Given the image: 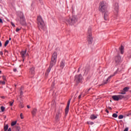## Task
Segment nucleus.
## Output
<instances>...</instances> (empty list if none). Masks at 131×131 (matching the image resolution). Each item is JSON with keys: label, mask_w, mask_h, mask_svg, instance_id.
Masks as SVG:
<instances>
[{"label": "nucleus", "mask_w": 131, "mask_h": 131, "mask_svg": "<svg viewBox=\"0 0 131 131\" xmlns=\"http://www.w3.org/2000/svg\"><path fill=\"white\" fill-rule=\"evenodd\" d=\"M2 78H3L4 81H6V76H3Z\"/></svg>", "instance_id": "c9c22d12"}, {"label": "nucleus", "mask_w": 131, "mask_h": 131, "mask_svg": "<svg viewBox=\"0 0 131 131\" xmlns=\"http://www.w3.org/2000/svg\"><path fill=\"white\" fill-rule=\"evenodd\" d=\"M128 90H129V87H125L123 89V91H124V92H128Z\"/></svg>", "instance_id": "4be33fe9"}, {"label": "nucleus", "mask_w": 131, "mask_h": 131, "mask_svg": "<svg viewBox=\"0 0 131 131\" xmlns=\"http://www.w3.org/2000/svg\"><path fill=\"white\" fill-rule=\"evenodd\" d=\"M115 61L117 65L119 64V63L121 62V57H120V56H116L115 58Z\"/></svg>", "instance_id": "9b49d317"}, {"label": "nucleus", "mask_w": 131, "mask_h": 131, "mask_svg": "<svg viewBox=\"0 0 131 131\" xmlns=\"http://www.w3.org/2000/svg\"><path fill=\"white\" fill-rule=\"evenodd\" d=\"M27 52V50H25V51H22L20 52V55L21 58H23V62H24V60H25V58L27 56V55H28V53H26Z\"/></svg>", "instance_id": "6e6552de"}, {"label": "nucleus", "mask_w": 131, "mask_h": 131, "mask_svg": "<svg viewBox=\"0 0 131 131\" xmlns=\"http://www.w3.org/2000/svg\"><path fill=\"white\" fill-rule=\"evenodd\" d=\"M92 34H89L87 37L89 45H92L93 43V37Z\"/></svg>", "instance_id": "9d476101"}, {"label": "nucleus", "mask_w": 131, "mask_h": 131, "mask_svg": "<svg viewBox=\"0 0 131 131\" xmlns=\"http://www.w3.org/2000/svg\"><path fill=\"white\" fill-rule=\"evenodd\" d=\"M37 112V108H33V110L31 112L32 116H35V115H36Z\"/></svg>", "instance_id": "ddd939ff"}, {"label": "nucleus", "mask_w": 131, "mask_h": 131, "mask_svg": "<svg viewBox=\"0 0 131 131\" xmlns=\"http://www.w3.org/2000/svg\"><path fill=\"white\" fill-rule=\"evenodd\" d=\"M118 118H119V119H122L123 118V115H119V116H118Z\"/></svg>", "instance_id": "7c9ffc66"}, {"label": "nucleus", "mask_w": 131, "mask_h": 131, "mask_svg": "<svg viewBox=\"0 0 131 131\" xmlns=\"http://www.w3.org/2000/svg\"><path fill=\"white\" fill-rule=\"evenodd\" d=\"M128 57H129V58H131V55H130V56H129Z\"/></svg>", "instance_id": "6e6d98bb"}, {"label": "nucleus", "mask_w": 131, "mask_h": 131, "mask_svg": "<svg viewBox=\"0 0 131 131\" xmlns=\"http://www.w3.org/2000/svg\"><path fill=\"white\" fill-rule=\"evenodd\" d=\"M62 108H59L56 113V116H55V119L56 120H59L60 118H61V116H62Z\"/></svg>", "instance_id": "423d86ee"}, {"label": "nucleus", "mask_w": 131, "mask_h": 131, "mask_svg": "<svg viewBox=\"0 0 131 131\" xmlns=\"http://www.w3.org/2000/svg\"><path fill=\"white\" fill-rule=\"evenodd\" d=\"M20 29H19V28H16V32H19V31H20Z\"/></svg>", "instance_id": "4c0bfd02"}, {"label": "nucleus", "mask_w": 131, "mask_h": 131, "mask_svg": "<svg viewBox=\"0 0 131 131\" xmlns=\"http://www.w3.org/2000/svg\"><path fill=\"white\" fill-rule=\"evenodd\" d=\"M120 94H121V95H125L126 93L123 90V91Z\"/></svg>", "instance_id": "e433bc0d"}, {"label": "nucleus", "mask_w": 131, "mask_h": 131, "mask_svg": "<svg viewBox=\"0 0 131 131\" xmlns=\"http://www.w3.org/2000/svg\"><path fill=\"white\" fill-rule=\"evenodd\" d=\"M1 54H2V55H3V52H2V53H1Z\"/></svg>", "instance_id": "4d7b16f0"}, {"label": "nucleus", "mask_w": 131, "mask_h": 131, "mask_svg": "<svg viewBox=\"0 0 131 131\" xmlns=\"http://www.w3.org/2000/svg\"><path fill=\"white\" fill-rule=\"evenodd\" d=\"M108 13H107L106 12L104 13V20H105V21H107V20H108Z\"/></svg>", "instance_id": "aec40b11"}, {"label": "nucleus", "mask_w": 131, "mask_h": 131, "mask_svg": "<svg viewBox=\"0 0 131 131\" xmlns=\"http://www.w3.org/2000/svg\"><path fill=\"white\" fill-rule=\"evenodd\" d=\"M98 118V116L95 115L94 114H92L90 116V119L91 120H95V119H97Z\"/></svg>", "instance_id": "4468645a"}, {"label": "nucleus", "mask_w": 131, "mask_h": 131, "mask_svg": "<svg viewBox=\"0 0 131 131\" xmlns=\"http://www.w3.org/2000/svg\"><path fill=\"white\" fill-rule=\"evenodd\" d=\"M108 8V4L106 2H101L99 4V6L98 10L99 12L101 13H105L107 11V8Z\"/></svg>", "instance_id": "f03ea898"}, {"label": "nucleus", "mask_w": 131, "mask_h": 131, "mask_svg": "<svg viewBox=\"0 0 131 131\" xmlns=\"http://www.w3.org/2000/svg\"><path fill=\"white\" fill-rule=\"evenodd\" d=\"M13 104H14V100H13L12 101L9 102L10 106H12L13 105Z\"/></svg>", "instance_id": "473e14b6"}, {"label": "nucleus", "mask_w": 131, "mask_h": 131, "mask_svg": "<svg viewBox=\"0 0 131 131\" xmlns=\"http://www.w3.org/2000/svg\"><path fill=\"white\" fill-rule=\"evenodd\" d=\"M16 129L17 130V131H19L20 129H21V128H20V126H16Z\"/></svg>", "instance_id": "2f4dec72"}, {"label": "nucleus", "mask_w": 131, "mask_h": 131, "mask_svg": "<svg viewBox=\"0 0 131 131\" xmlns=\"http://www.w3.org/2000/svg\"><path fill=\"white\" fill-rule=\"evenodd\" d=\"M1 54H2V55H3V52H2V53H1Z\"/></svg>", "instance_id": "13d9d810"}, {"label": "nucleus", "mask_w": 131, "mask_h": 131, "mask_svg": "<svg viewBox=\"0 0 131 131\" xmlns=\"http://www.w3.org/2000/svg\"><path fill=\"white\" fill-rule=\"evenodd\" d=\"M0 23H3V19L0 18Z\"/></svg>", "instance_id": "79ce46f5"}, {"label": "nucleus", "mask_w": 131, "mask_h": 131, "mask_svg": "<svg viewBox=\"0 0 131 131\" xmlns=\"http://www.w3.org/2000/svg\"><path fill=\"white\" fill-rule=\"evenodd\" d=\"M81 96H82V94H81L78 96V99H81Z\"/></svg>", "instance_id": "ea45409f"}, {"label": "nucleus", "mask_w": 131, "mask_h": 131, "mask_svg": "<svg viewBox=\"0 0 131 131\" xmlns=\"http://www.w3.org/2000/svg\"><path fill=\"white\" fill-rule=\"evenodd\" d=\"M9 39V40H11L12 38L11 37H10Z\"/></svg>", "instance_id": "864d4df0"}, {"label": "nucleus", "mask_w": 131, "mask_h": 131, "mask_svg": "<svg viewBox=\"0 0 131 131\" xmlns=\"http://www.w3.org/2000/svg\"><path fill=\"white\" fill-rule=\"evenodd\" d=\"M38 25L39 29H43L45 27V21L42 19L41 16H39L37 17Z\"/></svg>", "instance_id": "7ed1b4c3"}, {"label": "nucleus", "mask_w": 131, "mask_h": 131, "mask_svg": "<svg viewBox=\"0 0 131 131\" xmlns=\"http://www.w3.org/2000/svg\"><path fill=\"white\" fill-rule=\"evenodd\" d=\"M16 123H17V121H13L11 123V126H14V125H16Z\"/></svg>", "instance_id": "b1692460"}, {"label": "nucleus", "mask_w": 131, "mask_h": 131, "mask_svg": "<svg viewBox=\"0 0 131 131\" xmlns=\"http://www.w3.org/2000/svg\"><path fill=\"white\" fill-rule=\"evenodd\" d=\"M56 62H57V52H55L52 54L51 61L50 62V65L49 66V67L48 69L46 74H49V73L51 72V70H52L53 66H54V65H55Z\"/></svg>", "instance_id": "f257e3e1"}, {"label": "nucleus", "mask_w": 131, "mask_h": 131, "mask_svg": "<svg viewBox=\"0 0 131 131\" xmlns=\"http://www.w3.org/2000/svg\"><path fill=\"white\" fill-rule=\"evenodd\" d=\"M124 131H128V128H126Z\"/></svg>", "instance_id": "37998d69"}, {"label": "nucleus", "mask_w": 131, "mask_h": 131, "mask_svg": "<svg viewBox=\"0 0 131 131\" xmlns=\"http://www.w3.org/2000/svg\"><path fill=\"white\" fill-rule=\"evenodd\" d=\"M13 71H14V72H16L17 71V69H13Z\"/></svg>", "instance_id": "c03bdc74"}, {"label": "nucleus", "mask_w": 131, "mask_h": 131, "mask_svg": "<svg viewBox=\"0 0 131 131\" xmlns=\"http://www.w3.org/2000/svg\"><path fill=\"white\" fill-rule=\"evenodd\" d=\"M19 107V108H24V104H23V103L20 102Z\"/></svg>", "instance_id": "a878e982"}, {"label": "nucleus", "mask_w": 131, "mask_h": 131, "mask_svg": "<svg viewBox=\"0 0 131 131\" xmlns=\"http://www.w3.org/2000/svg\"><path fill=\"white\" fill-rule=\"evenodd\" d=\"M65 67V61L64 60H62L61 61L60 67L62 69L64 68Z\"/></svg>", "instance_id": "2eb2a0df"}, {"label": "nucleus", "mask_w": 131, "mask_h": 131, "mask_svg": "<svg viewBox=\"0 0 131 131\" xmlns=\"http://www.w3.org/2000/svg\"><path fill=\"white\" fill-rule=\"evenodd\" d=\"M0 84H2L3 85H5L6 84V81H0Z\"/></svg>", "instance_id": "393cba45"}, {"label": "nucleus", "mask_w": 131, "mask_h": 131, "mask_svg": "<svg viewBox=\"0 0 131 131\" xmlns=\"http://www.w3.org/2000/svg\"><path fill=\"white\" fill-rule=\"evenodd\" d=\"M80 70V68H79L78 70V72H79Z\"/></svg>", "instance_id": "3c124183"}, {"label": "nucleus", "mask_w": 131, "mask_h": 131, "mask_svg": "<svg viewBox=\"0 0 131 131\" xmlns=\"http://www.w3.org/2000/svg\"><path fill=\"white\" fill-rule=\"evenodd\" d=\"M1 98L2 99H5V96H2Z\"/></svg>", "instance_id": "8fccbe9b"}, {"label": "nucleus", "mask_w": 131, "mask_h": 131, "mask_svg": "<svg viewBox=\"0 0 131 131\" xmlns=\"http://www.w3.org/2000/svg\"><path fill=\"white\" fill-rule=\"evenodd\" d=\"M113 117H114V118H117L118 115L117 114H113L112 115Z\"/></svg>", "instance_id": "cd10ccee"}, {"label": "nucleus", "mask_w": 131, "mask_h": 131, "mask_svg": "<svg viewBox=\"0 0 131 131\" xmlns=\"http://www.w3.org/2000/svg\"><path fill=\"white\" fill-rule=\"evenodd\" d=\"M112 99H113V100L114 101H119V98L118 97V95H114L112 96Z\"/></svg>", "instance_id": "f3484780"}, {"label": "nucleus", "mask_w": 131, "mask_h": 131, "mask_svg": "<svg viewBox=\"0 0 131 131\" xmlns=\"http://www.w3.org/2000/svg\"><path fill=\"white\" fill-rule=\"evenodd\" d=\"M9 42H10V41H9V40H7L5 43V45H4L5 47H6L7 46H8V45H9Z\"/></svg>", "instance_id": "bb28decb"}, {"label": "nucleus", "mask_w": 131, "mask_h": 131, "mask_svg": "<svg viewBox=\"0 0 131 131\" xmlns=\"http://www.w3.org/2000/svg\"><path fill=\"white\" fill-rule=\"evenodd\" d=\"M112 76H109L106 80V81H103V83L104 84H106L107 83H108V82H109V80L111 78V77H112Z\"/></svg>", "instance_id": "6ab92c4d"}, {"label": "nucleus", "mask_w": 131, "mask_h": 131, "mask_svg": "<svg viewBox=\"0 0 131 131\" xmlns=\"http://www.w3.org/2000/svg\"><path fill=\"white\" fill-rule=\"evenodd\" d=\"M105 111L107 113H109V111H108V110L106 109Z\"/></svg>", "instance_id": "49530a36"}, {"label": "nucleus", "mask_w": 131, "mask_h": 131, "mask_svg": "<svg viewBox=\"0 0 131 131\" xmlns=\"http://www.w3.org/2000/svg\"><path fill=\"white\" fill-rule=\"evenodd\" d=\"M1 109L2 112H4L5 111V109H6V108L4 107V106H2L1 107Z\"/></svg>", "instance_id": "c756f323"}, {"label": "nucleus", "mask_w": 131, "mask_h": 131, "mask_svg": "<svg viewBox=\"0 0 131 131\" xmlns=\"http://www.w3.org/2000/svg\"><path fill=\"white\" fill-rule=\"evenodd\" d=\"M29 73L32 75H34V74L35 73V68H34V67H33L30 68Z\"/></svg>", "instance_id": "f8f14e48"}, {"label": "nucleus", "mask_w": 131, "mask_h": 131, "mask_svg": "<svg viewBox=\"0 0 131 131\" xmlns=\"http://www.w3.org/2000/svg\"><path fill=\"white\" fill-rule=\"evenodd\" d=\"M20 96H22L23 95V92H22V90L20 89Z\"/></svg>", "instance_id": "58836bf2"}, {"label": "nucleus", "mask_w": 131, "mask_h": 131, "mask_svg": "<svg viewBox=\"0 0 131 131\" xmlns=\"http://www.w3.org/2000/svg\"><path fill=\"white\" fill-rule=\"evenodd\" d=\"M88 124H90V125H93V124H94V122H88Z\"/></svg>", "instance_id": "72a5a7b5"}, {"label": "nucleus", "mask_w": 131, "mask_h": 131, "mask_svg": "<svg viewBox=\"0 0 131 131\" xmlns=\"http://www.w3.org/2000/svg\"><path fill=\"white\" fill-rule=\"evenodd\" d=\"M119 50L120 51L121 54L123 55L124 53V47L122 46H121V47L119 48Z\"/></svg>", "instance_id": "a211bd4d"}, {"label": "nucleus", "mask_w": 131, "mask_h": 131, "mask_svg": "<svg viewBox=\"0 0 131 131\" xmlns=\"http://www.w3.org/2000/svg\"><path fill=\"white\" fill-rule=\"evenodd\" d=\"M90 91V89L88 90V91Z\"/></svg>", "instance_id": "052dcab7"}, {"label": "nucleus", "mask_w": 131, "mask_h": 131, "mask_svg": "<svg viewBox=\"0 0 131 131\" xmlns=\"http://www.w3.org/2000/svg\"><path fill=\"white\" fill-rule=\"evenodd\" d=\"M27 108H28V109L30 108V106H29V105H27Z\"/></svg>", "instance_id": "de8ad7c7"}, {"label": "nucleus", "mask_w": 131, "mask_h": 131, "mask_svg": "<svg viewBox=\"0 0 131 131\" xmlns=\"http://www.w3.org/2000/svg\"><path fill=\"white\" fill-rule=\"evenodd\" d=\"M115 10L117 13H118V11L119 10V6H118V3H116L115 4Z\"/></svg>", "instance_id": "dca6fc26"}, {"label": "nucleus", "mask_w": 131, "mask_h": 131, "mask_svg": "<svg viewBox=\"0 0 131 131\" xmlns=\"http://www.w3.org/2000/svg\"><path fill=\"white\" fill-rule=\"evenodd\" d=\"M71 101V99H69V101H68L67 105L65 109L66 115H67V114H68V112H69V107L70 106Z\"/></svg>", "instance_id": "1a4fd4ad"}, {"label": "nucleus", "mask_w": 131, "mask_h": 131, "mask_svg": "<svg viewBox=\"0 0 131 131\" xmlns=\"http://www.w3.org/2000/svg\"><path fill=\"white\" fill-rule=\"evenodd\" d=\"M20 118L21 119H24V117L23 116V114L21 113L20 115Z\"/></svg>", "instance_id": "f704fd0d"}, {"label": "nucleus", "mask_w": 131, "mask_h": 131, "mask_svg": "<svg viewBox=\"0 0 131 131\" xmlns=\"http://www.w3.org/2000/svg\"><path fill=\"white\" fill-rule=\"evenodd\" d=\"M116 113H118V112H117Z\"/></svg>", "instance_id": "bf43d9fd"}, {"label": "nucleus", "mask_w": 131, "mask_h": 131, "mask_svg": "<svg viewBox=\"0 0 131 131\" xmlns=\"http://www.w3.org/2000/svg\"><path fill=\"white\" fill-rule=\"evenodd\" d=\"M11 25L12 26H13V27H15V24L13 23H11Z\"/></svg>", "instance_id": "a19ab883"}, {"label": "nucleus", "mask_w": 131, "mask_h": 131, "mask_svg": "<svg viewBox=\"0 0 131 131\" xmlns=\"http://www.w3.org/2000/svg\"><path fill=\"white\" fill-rule=\"evenodd\" d=\"M20 14L22 15V16L20 17V23L21 25L23 26H26V21H25V17H24V16L23 15V13H21Z\"/></svg>", "instance_id": "0eeeda50"}, {"label": "nucleus", "mask_w": 131, "mask_h": 131, "mask_svg": "<svg viewBox=\"0 0 131 131\" xmlns=\"http://www.w3.org/2000/svg\"><path fill=\"white\" fill-rule=\"evenodd\" d=\"M89 34H92V29L91 28H89L88 29V35Z\"/></svg>", "instance_id": "c85d7f7f"}, {"label": "nucleus", "mask_w": 131, "mask_h": 131, "mask_svg": "<svg viewBox=\"0 0 131 131\" xmlns=\"http://www.w3.org/2000/svg\"><path fill=\"white\" fill-rule=\"evenodd\" d=\"M8 128H9V125L5 124L4 126V131H7Z\"/></svg>", "instance_id": "412c9836"}, {"label": "nucleus", "mask_w": 131, "mask_h": 131, "mask_svg": "<svg viewBox=\"0 0 131 131\" xmlns=\"http://www.w3.org/2000/svg\"><path fill=\"white\" fill-rule=\"evenodd\" d=\"M2 41H0V47H2Z\"/></svg>", "instance_id": "a18cd8bd"}, {"label": "nucleus", "mask_w": 131, "mask_h": 131, "mask_svg": "<svg viewBox=\"0 0 131 131\" xmlns=\"http://www.w3.org/2000/svg\"><path fill=\"white\" fill-rule=\"evenodd\" d=\"M68 22L70 25H74V24L77 22V19L76 17H75V16H73L72 18L69 19Z\"/></svg>", "instance_id": "20e7f679"}, {"label": "nucleus", "mask_w": 131, "mask_h": 131, "mask_svg": "<svg viewBox=\"0 0 131 131\" xmlns=\"http://www.w3.org/2000/svg\"><path fill=\"white\" fill-rule=\"evenodd\" d=\"M8 130L12 131V129L11 128H9Z\"/></svg>", "instance_id": "09e8293b"}, {"label": "nucleus", "mask_w": 131, "mask_h": 131, "mask_svg": "<svg viewBox=\"0 0 131 131\" xmlns=\"http://www.w3.org/2000/svg\"><path fill=\"white\" fill-rule=\"evenodd\" d=\"M118 97L119 98V100H122V99L124 98V96L123 95H118Z\"/></svg>", "instance_id": "5701e85b"}, {"label": "nucleus", "mask_w": 131, "mask_h": 131, "mask_svg": "<svg viewBox=\"0 0 131 131\" xmlns=\"http://www.w3.org/2000/svg\"><path fill=\"white\" fill-rule=\"evenodd\" d=\"M82 80V75L81 74L76 75L75 76V81L76 83H79V82H81Z\"/></svg>", "instance_id": "39448f33"}, {"label": "nucleus", "mask_w": 131, "mask_h": 131, "mask_svg": "<svg viewBox=\"0 0 131 131\" xmlns=\"http://www.w3.org/2000/svg\"><path fill=\"white\" fill-rule=\"evenodd\" d=\"M0 74H2V71L0 70Z\"/></svg>", "instance_id": "5fc2aeb1"}, {"label": "nucleus", "mask_w": 131, "mask_h": 131, "mask_svg": "<svg viewBox=\"0 0 131 131\" xmlns=\"http://www.w3.org/2000/svg\"><path fill=\"white\" fill-rule=\"evenodd\" d=\"M109 109H110V110H112V108L111 107H109Z\"/></svg>", "instance_id": "603ef678"}]
</instances>
